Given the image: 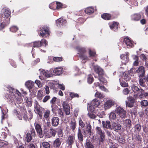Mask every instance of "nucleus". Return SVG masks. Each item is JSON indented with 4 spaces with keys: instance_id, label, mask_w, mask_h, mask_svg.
I'll use <instances>...</instances> for the list:
<instances>
[{
    "instance_id": "f257e3e1",
    "label": "nucleus",
    "mask_w": 148,
    "mask_h": 148,
    "mask_svg": "<svg viewBox=\"0 0 148 148\" xmlns=\"http://www.w3.org/2000/svg\"><path fill=\"white\" fill-rule=\"evenodd\" d=\"M5 98L9 102L16 103L18 104L21 103L23 101L21 97H16L15 95L11 96L10 94L7 93L5 94Z\"/></svg>"
},
{
    "instance_id": "f03ea898",
    "label": "nucleus",
    "mask_w": 148,
    "mask_h": 148,
    "mask_svg": "<svg viewBox=\"0 0 148 148\" xmlns=\"http://www.w3.org/2000/svg\"><path fill=\"white\" fill-rule=\"evenodd\" d=\"M76 49L77 51V53L79 55L80 59L82 61L88 60V58L85 54L86 52L85 48L78 46L76 47Z\"/></svg>"
},
{
    "instance_id": "7ed1b4c3",
    "label": "nucleus",
    "mask_w": 148,
    "mask_h": 148,
    "mask_svg": "<svg viewBox=\"0 0 148 148\" xmlns=\"http://www.w3.org/2000/svg\"><path fill=\"white\" fill-rule=\"evenodd\" d=\"M115 112L117 115L118 118L120 119L125 118L126 116V110L121 106L117 107L115 110Z\"/></svg>"
},
{
    "instance_id": "20e7f679",
    "label": "nucleus",
    "mask_w": 148,
    "mask_h": 148,
    "mask_svg": "<svg viewBox=\"0 0 148 148\" xmlns=\"http://www.w3.org/2000/svg\"><path fill=\"white\" fill-rule=\"evenodd\" d=\"M100 104V102L99 101L96 99H95L92 101L90 105H89L88 106V110L91 112H95V108L97 107Z\"/></svg>"
},
{
    "instance_id": "39448f33",
    "label": "nucleus",
    "mask_w": 148,
    "mask_h": 148,
    "mask_svg": "<svg viewBox=\"0 0 148 148\" xmlns=\"http://www.w3.org/2000/svg\"><path fill=\"white\" fill-rule=\"evenodd\" d=\"M35 104L34 110L38 114L40 117L42 118V113L44 111V109L43 108L40 107L37 101L36 102Z\"/></svg>"
},
{
    "instance_id": "423d86ee",
    "label": "nucleus",
    "mask_w": 148,
    "mask_h": 148,
    "mask_svg": "<svg viewBox=\"0 0 148 148\" xmlns=\"http://www.w3.org/2000/svg\"><path fill=\"white\" fill-rule=\"evenodd\" d=\"M40 35L42 37H46L49 34V29L48 27H43L42 28H40Z\"/></svg>"
},
{
    "instance_id": "0eeeda50",
    "label": "nucleus",
    "mask_w": 148,
    "mask_h": 148,
    "mask_svg": "<svg viewBox=\"0 0 148 148\" xmlns=\"http://www.w3.org/2000/svg\"><path fill=\"white\" fill-rule=\"evenodd\" d=\"M50 71L52 74L53 72L54 74L56 75H59L63 72V68L61 67H57L54 69H51Z\"/></svg>"
},
{
    "instance_id": "6e6552de",
    "label": "nucleus",
    "mask_w": 148,
    "mask_h": 148,
    "mask_svg": "<svg viewBox=\"0 0 148 148\" xmlns=\"http://www.w3.org/2000/svg\"><path fill=\"white\" fill-rule=\"evenodd\" d=\"M8 91L10 93V94L11 96H13V95H15L16 97H20L21 95V93L18 90H15L14 89L10 87L9 88Z\"/></svg>"
},
{
    "instance_id": "1a4fd4ad",
    "label": "nucleus",
    "mask_w": 148,
    "mask_h": 148,
    "mask_svg": "<svg viewBox=\"0 0 148 148\" xmlns=\"http://www.w3.org/2000/svg\"><path fill=\"white\" fill-rule=\"evenodd\" d=\"M34 125L36 130L40 138H43L44 135L40 125L37 123H35Z\"/></svg>"
},
{
    "instance_id": "9d476101",
    "label": "nucleus",
    "mask_w": 148,
    "mask_h": 148,
    "mask_svg": "<svg viewBox=\"0 0 148 148\" xmlns=\"http://www.w3.org/2000/svg\"><path fill=\"white\" fill-rule=\"evenodd\" d=\"M62 105L66 114L67 115H69L70 114V107L68 103L66 101H64Z\"/></svg>"
},
{
    "instance_id": "9b49d317",
    "label": "nucleus",
    "mask_w": 148,
    "mask_h": 148,
    "mask_svg": "<svg viewBox=\"0 0 148 148\" xmlns=\"http://www.w3.org/2000/svg\"><path fill=\"white\" fill-rule=\"evenodd\" d=\"M33 117V114L30 109H29L26 114L25 113L23 116V119L25 121L31 119Z\"/></svg>"
},
{
    "instance_id": "f8f14e48",
    "label": "nucleus",
    "mask_w": 148,
    "mask_h": 148,
    "mask_svg": "<svg viewBox=\"0 0 148 148\" xmlns=\"http://www.w3.org/2000/svg\"><path fill=\"white\" fill-rule=\"evenodd\" d=\"M127 99L128 101H125L126 106L130 108L132 107L135 102L134 99L131 97H127Z\"/></svg>"
},
{
    "instance_id": "ddd939ff",
    "label": "nucleus",
    "mask_w": 148,
    "mask_h": 148,
    "mask_svg": "<svg viewBox=\"0 0 148 148\" xmlns=\"http://www.w3.org/2000/svg\"><path fill=\"white\" fill-rule=\"evenodd\" d=\"M129 53L128 52H126L125 54H122L120 56L121 58L123 61L122 62L125 64H126L129 60Z\"/></svg>"
},
{
    "instance_id": "4468645a",
    "label": "nucleus",
    "mask_w": 148,
    "mask_h": 148,
    "mask_svg": "<svg viewBox=\"0 0 148 148\" xmlns=\"http://www.w3.org/2000/svg\"><path fill=\"white\" fill-rule=\"evenodd\" d=\"M124 42L128 48H132L134 46V42L128 37L124 38Z\"/></svg>"
},
{
    "instance_id": "2eb2a0df",
    "label": "nucleus",
    "mask_w": 148,
    "mask_h": 148,
    "mask_svg": "<svg viewBox=\"0 0 148 148\" xmlns=\"http://www.w3.org/2000/svg\"><path fill=\"white\" fill-rule=\"evenodd\" d=\"M34 82L31 80H28L25 83V86L28 88L30 92H31L34 88Z\"/></svg>"
},
{
    "instance_id": "dca6fc26",
    "label": "nucleus",
    "mask_w": 148,
    "mask_h": 148,
    "mask_svg": "<svg viewBox=\"0 0 148 148\" xmlns=\"http://www.w3.org/2000/svg\"><path fill=\"white\" fill-rule=\"evenodd\" d=\"M2 16L4 18H8L10 16L11 12L8 8H5L2 10Z\"/></svg>"
},
{
    "instance_id": "f3484780",
    "label": "nucleus",
    "mask_w": 148,
    "mask_h": 148,
    "mask_svg": "<svg viewBox=\"0 0 148 148\" xmlns=\"http://www.w3.org/2000/svg\"><path fill=\"white\" fill-rule=\"evenodd\" d=\"M39 71L41 75L47 77H50L52 76V74L51 73H49L48 71H46L43 69H39Z\"/></svg>"
},
{
    "instance_id": "a211bd4d",
    "label": "nucleus",
    "mask_w": 148,
    "mask_h": 148,
    "mask_svg": "<svg viewBox=\"0 0 148 148\" xmlns=\"http://www.w3.org/2000/svg\"><path fill=\"white\" fill-rule=\"evenodd\" d=\"M114 104L113 101L111 99L108 100L104 104V107L106 109L110 108Z\"/></svg>"
},
{
    "instance_id": "6ab92c4d",
    "label": "nucleus",
    "mask_w": 148,
    "mask_h": 148,
    "mask_svg": "<svg viewBox=\"0 0 148 148\" xmlns=\"http://www.w3.org/2000/svg\"><path fill=\"white\" fill-rule=\"evenodd\" d=\"M94 71L99 75L103 74L104 73L103 70L98 65H92Z\"/></svg>"
},
{
    "instance_id": "aec40b11",
    "label": "nucleus",
    "mask_w": 148,
    "mask_h": 148,
    "mask_svg": "<svg viewBox=\"0 0 148 148\" xmlns=\"http://www.w3.org/2000/svg\"><path fill=\"white\" fill-rule=\"evenodd\" d=\"M75 141V137L73 136H70L66 140V144L71 147Z\"/></svg>"
},
{
    "instance_id": "412c9836",
    "label": "nucleus",
    "mask_w": 148,
    "mask_h": 148,
    "mask_svg": "<svg viewBox=\"0 0 148 148\" xmlns=\"http://www.w3.org/2000/svg\"><path fill=\"white\" fill-rule=\"evenodd\" d=\"M56 133V131L53 129H50L49 132L46 133L45 136L47 138H50L51 136H54Z\"/></svg>"
},
{
    "instance_id": "4be33fe9",
    "label": "nucleus",
    "mask_w": 148,
    "mask_h": 148,
    "mask_svg": "<svg viewBox=\"0 0 148 148\" xmlns=\"http://www.w3.org/2000/svg\"><path fill=\"white\" fill-rule=\"evenodd\" d=\"M136 71L138 73L140 77H144L145 75V71L144 68L143 66L139 67Z\"/></svg>"
},
{
    "instance_id": "5701e85b",
    "label": "nucleus",
    "mask_w": 148,
    "mask_h": 148,
    "mask_svg": "<svg viewBox=\"0 0 148 148\" xmlns=\"http://www.w3.org/2000/svg\"><path fill=\"white\" fill-rule=\"evenodd\" d=\"M138 94V98L140 99L146 98L148 96V93L145 92L144 90L142 89H140L139 93Z\"/></svg>"
},
{
    "instance_id": "b1692460",
    "label": "nucleus",
    "mask_w": 148,
    "mask_h": 148,
    "mask_svg": "<svg viewBox=\"0 0 148 148\" xmlns=\"http://www.w3.org/2000/svg\"><path fill=\"white\" fill-rule=\"evenodd\" d=\"M59 118L57 117H53L51 119L52 125L54 127H56L59 123Z\"/></svg>"
},
{
    "instance_id": "393cba45",
    "label": "nucleus",
    "mask_w": 148,
    "mask_h": 148,
    "mask_svg": "<svg viewBox=\"0 0 148 148\" xmlns=\"http://www.w3.org/2000/svg\"><path fill=\"white\" fill-rule=\"evenodd\" d=\"M121 128V125L119 123H117L115 122L112 123L111 127V130H119Z\"/></svg>"
},
{
    "instance_id": "a878e982",
    "label": "nucleus",
    "mask_w": 148,
    "mask_h": 148,
    "mask_svg": "<svg viewBox=\"0 0 148 148\" xmlns=\"http://www.w3.org/2000/svg\"><path fill=\"white\" fill-rule=\"evenodd\" d=\"M61 141L59 138H57L53 142V146L54 148H59Z\"/></svg>"
},
{
    "instance_id": "bb28decb",
    "label": "nucleus",
    "mask_w": 148,
    "mask_h": 148,
    "mask_svg": "<svg viewBox=\"0 0 148 148\" xmlns=\"http://www.w3.org/2000/svg\"><path fill=\"white\" fill-rule=\"evenodd\" d=\"M56 25L58 27H61L66 23V21L63 18H60L56 21Z\"/></svg>"
},
{
    "instance_id": "cd10ccee",
    "label": "nucleus",
    "mask_w": 148,
    "mask_h": 148,
    "mask_svg": "<svg viewBox=\"0 0 148 148\" xmlns=\"http://www.w3.org/2000/svg\"><path fill=\"white\" fill-rule=\"evenodd\" d=\"M102 124L104 128H106V129H111V126L110 121H102Z\"/></svg>"
},
{
    "instance_id": "c85d7f7f",
    "label": "nucleus",
    "mask_w": 148,
    "mask_h": 148,
    "mask_svg": "<svg viewBox=\"0 0 148 148\" xmlns=\"http://www.w3.org/2000/svg\"><path fill=\"white\" fill-rule=\"evenodd\" d=\"M110 28L112 30L116 31L118 27V25L117 23L113 22L112 23H109Z\"/></svg>"
},
{
    "instance_id": "c756f323",
    "label": "nucleus",
    "mask_w": 148,
    "mask_h": 148,
    "mask_svg": "<svg viewBox=\"0 0 148 148\" xmlns=\"http://www.w3.org/2000/svg\"><path fill=\"white\" fill-rule=\"evenodd\" d=\"M141 18V15L138 14H134L131 16V20L134 21H138Z\"/></svg>"
},
{
    "instance_id": "7c9ffc66",
    "label": "nucleus",
    "mask_w": 148,
    "mask_h": 148,
    "mask_svg": "<svg viewBox=\"0 0 148 148\" xmlns=\"http://www.w3.org/2000/svg\"><path fill=\"white\" fill-rule=\"evenodd\" d=\"M50 114V111L48 110L45 111L44 113L43 118L46 120L48 121L49 119Z\"/></svg>"
},
{
    "instance_id": "2f4dec72",
    "label": "nucleus",
    "mask_w": 148,
    "mask_h": 148,
    "mask_svg": "<svg viewBox=\"0 0 148 148\" xmlns=\"http://www.w3.org/2000/svg\"><path fill=\"white\" fill-rule=\"evenodd\" d=\"M8 112V110L7 108H5L2 110V115L1 116V123H2V121L5 118L7 117L8 115L7 113Z\"/></svg>"
},
{
    "instance_id": "473e14b6",
    "label": "nucleus",
    "mask_w": 148,
    "mask_h": 148,
    "mask_svg": "<svg viewBox=\"0 0 148 148\" xmlns=\"http://www.w3.org/2000/svg\"><path fill=\"white\" fill-rule=\"evenodd\" d=\"M132 89L134 93L136 95L139 93L140 89L138 87L134 85H133L131 86Z\"/></svg>"
},
{
    "instance_id": "72a5a7b5",
    "label": "nucleus",
    "mask_w": 148,
    "mask_h": 148,
    "mask_svg": "<svg viewBox=\"0 0 148 148\" xmlns=\"http://www.w3.org/2000/svg\"><path fill=\"white\" fill-rule=\"evenodd\" d=\"M123 78L126 81H128L130 79L131 76L132 75V73L129 74L127 72H125L123 74Z\"/></svg>"
},
{
    "instance_id": "f704fd0d",
    "label": "nucleus",
    "mask_w": 148,
    "mask_h": 148,
    "mask_svg": "<svg viewBox=\"0 0 148 148\" xmlns=\"http://www.w3.org/2000/svg\"><path fill=\"white\" fill-rule=\"evenodd\" d=\"M115 112H112L109 114V118L111 120H115L117 118H119L117 117V115H116Z\"/></svg>"
},
{
    "instance_id": "c9c22d12",
    "label": "nucleus",
    "mask_w": 148,
    "mask_h": 148,
    "mask_svg": "<svg viewBox=\"0 0 148 148\" xmlns=\"http://www.w3.org/2000/svg\"><path fill=\"white\" fill-rule=\"evenodd\" d=\"M44 95L43 92L41 90H39L37 92V97L38 100L40 101L42 100Z\"/></svg>"
},
{
    "instance_id": "e433bc0d",
    "label": "nucleus",
    "mask_w": 148,
    "mask_h": 148,
    "mask_svg": "<svg viewBox=\"0 0 148 148\" xmlns=\"http://www.w3.org/2000/svg\"><path fill=\"white\" fill-rule=\"evenodd\" d=\"M13 140L14 142V145L16 148H19V146L22 145L21 142L18 141L16 138L15 137L13 138Z\"/></svg>"
},
{
    "instance_id": "4c0bfd02",
    "label": "nucleus",
    "mask_w": 148,
    "mask_h": 148,
    "mask_svg": "<svg viewBox=\"0 0 148 148\" xmlns=\"http://www.w3.org/2000/svg\"><path fill=\"white\" fill-rule=\"evenodd\" d=\"M123 124L126 127H130L131 125V121L129 119H127L123 121Z\"/></svg>"
},
{
    "instance_id": "58836bf2",
    "label": "nucleus",
    "mask_w": 148,
    "mask_h": 148,
    "mask_svg": "<svg viewBox=\"0 0 148 148\" xmlns=\"http://www.w3.org/2000/svg\"><path fill=\"white\" fill-rule=\"evenodd\" d=\"M30 45L33 47H38L41 46L40 41H36L30 44Z\"/></svg>"
},
{
    "instance_id": "ea45409f",
    "label": "nucleus",
    "mask_w": 148,
    "mask_h": 148,
    "mask_svg": "<svg viewBox=\"0 0 148 148\" xmlns=\"http://www.w3.org/2000/svg\"><path fill=\"white\" fill-rule=\"evenodd\" d=\"M94 11V10L92 7H88L86 8L85 10V12L88 14L93 13Z\"/></svg>"
},
{
    "instance_id": "a19ab883",
    "label": "nucleus",
    "mask_w": 148,
    "mask_h": 148,
    "mask_svg": "<svg viewBox=\"0 0 148 148\" xmlns=\"http://www.w3.org/2000/svg\"><path fill=\"white\" fill-rule=\"evenodd\" d=\"M71 128L72 130L74 131L76 127V122L74 120H72L70 123Z\"/></svg>"
},
{
    "instance_id": "79ce46f5",
    "label": "nucleus",
    "mask_w": 148,
    "mask_h": 148,
    "mask_svg": "<svg viewBox=\"0 0 148 148\" xmlns=\"http://www.w3.org/2000/svg\"><path fill=\"white\" fill-rule=\"evenodd\" d=\"M78 138L79 140L82 142L83 140V135L82 134L81 129L79 128L77 133Z\"/></svg>"
},
{
    "instance_id": "37998d69",
    "label": "nucleus",
    "mask_w": 148,
    "mask_h": 148,
    "mask_svg": "<svg viewBox=\"0 0 148 148\" xmlns=\"http://www.w3.org/2000/svg\"><path fill=\"white\" fill-rule=\"evenodd\" d=\"M141 107L142 108H145L148 106V101L147 100H144L140 102Z\"/></svg>"
},
{
    "instance_id": "c03bdc74",
    "label": "nucleus",
    "mask_w": 148,
    "mask_h": 148,
    "mask_svg": "<svg viewBox=\"0 0 148 148\" xmlns=\"http://www.w3.org/2000/svg\"><path fill=\"white\" fill-rule=\"evenodd\" d=\"M3 129H0V138H5L7 136V134L4 131Z\"/></svg>"
},
{
    "instance_id": "a18cd8bd",
    "label": "nucleus",
    "mask_w": 148,
    "mask_h": 148,
    "mask_svg": "<svg viewBox=\"0 0 148 148\" xmlns=\"http://www.w3.org/2000/svg\"><path fill=\"white\" fill-rule=\"evenodd\" d=\"M85 148H94V146L92 143L89 141H87L85 144Z\"/></svg>"
},
{
    "instance_id": "49530a36",
    "label": "nucleus",
    "mask_w": 148,
    "mask_h": 148,
    "mask_svg": "<svg viewBox=\"0 0 148 148\" xmlns=\"http://www.w3.org/2000/svg\"><path fill=\"white\" fill-rule=\"evenodd\" d=\"M101 17L104 19L106 20H109L110 19L111 16L110 14H107L105 13L102 15Z\"/></svg>"
},
{
    "instance_id": "de8ad7c7",
    "label": "nucleus",
    "mask_w": 148,
    "mask_h": 148,
    "mask_svg": "<svg viewBox=\"0 0 148 148\" xmlns=\"http://www.w3.org/2000/svg\"><path fill=\"white\" fill-rule=\"evenodd\" d=\"M32 138V137L30 133H28L26 134L25 139L27 142H30Z\"/></svg>"
},
{
    "instance_id": "09e8293b",
    "label": "nucleus",
    "mask_w": 148,
    "mask_h": 148,
    "mask_svg": "<svg viewBox=\"0 0 148 148\" xmlns=\"http://www.w3.org/2000/svg\"><path fill=\"white\" fill-rule=\"evenodd\" d=\"M91 126L90 124H88L86 126V131L87 132L88 135L90 136L91 134Z\"/></svg>"
},
{
    "instance_id": "8fccbe9b",
    "label": "nucleus",
    "mask_w": 148,
    "mask_h": 148,
    "mask_svg": "<svg viewBox=\"0 0 148 148\" xmlns=\"http://www.w3.org/2000/svg\"><path fill=\"white\" fill-rule=\"evenodd\" d=\"M14 114L16 115L19 119L21 120L22 119V116L20 114V112L17 110L14 109Z\"/></svg>"
},
{
    "instance_id": "3c124183",
    "label": "nucleus",
    "mask_w": 148,
    "mask_h": 148,
    "mask_svg": "<svg viewBox=\"0 0 148 148\" xmlns=\"http://www.w3.org/2000/svg\"><path fill=\"white\" fill-rule=\"evenodd\" d=\"M42 145L44 148H50L51 145L47 142H43L42 143Z\"/></svg>"
},
{
    "instance_id": "603ef678",
    "label": "nucleus",
    "mask_w": 148,
    "mask_h": 148,
    "mask_svg": "<svg viewBox=\"0 0 148 148\" xmlns=\"http://www.w3.org/2000/svg\"><path fill=\"white\" fill-rule=\"evenodd\" d=\"M100 135L99 141L100 143H103L105 140V133L101 134Z\"/></svg>"
},
{
    "instance_id": "864d4df0",
    "label": "nucleus",
    "mask_w": 148,
    "mask_h": 148,
    "mask_svg": "<svg viewBox=\"0 0 148 148\" xmlns=\"http://www.w3.org/2000/svg\"><path fill=\"white\" fill-rule=\"evenodd\" d=\"M8 143L5 140H0V147H3L8 145Z\"/></svg>"
},
{
    "instance_id": "5fc2aeb1",
    "label": "nucleus",
    "mask_w": 148,
    "mask_h": 148,
    "mask_svg": "<svg viewBox=\"0 0 148 148\" xmlns=\"http://www.w3.org/2000/svg\"><path fill=\"white\" fill-rule=\"evenodd\" d=\"M93 78L91 75L90 74L88 75L87 79V82L88 83L91 84L93 81Z\"/></svg>"
},
{
    "instance_id": "6e6d98bb",
    "label": "nucleus",
    "mask_w": 148,
    "mask_h": 148,
    "mask_svg": "<svg viewBox=\"0 0 148 148\" xmlns=\"http://www.w3.org/2000/svg\"><path fill=\"white\" fill-rule=\"evenodd\" d=\"M134 128L135 131L139 132H140V130L141 126L140 124H137L134 126Z\"/></svg>"
},
{
    "instance_id": "4d7b16f0",
    "label": "nucleus",
    "mask_w": 148,
    "mask_h": 148,
    "mask_svg": "<svg viewBox=\"0 0 148 148\" xmlns=\"http://www.w3.org/2000/svg\"><path fill=\"white\" fill-rule=\"evenodd\" d=\"M95 96L96 97L100 99L103 98L104 97V96L103 94L98 92H96L95 95Z\"/></svg>"
},
{
    "instance_id": "13d9d810",
    "label": "nucleus",
    "mask_w": 148,
    "mask_h": 148,
    "mask_svg": "<svg viewBox=\"0 0 148 148\" xmlns=\"http://www.w3.org/2000/svg\"><path fill=\"white\" fill-rule=\"evenodd\" d=\"M96 129L97 131V133L99 135L102 134L103 133H105L103 131H102L101 128L99 127H96Z\"/></svg>"
},
{
    "instance_id": "bf43d9fd",
    "label": "nucleus",
    "mask_w": 148,
    "mask_h": 148,
    "mask_svg": "<svg viewBox=\"0 0 148 148\" xmlns=\"http://www.w3.org/2000/svg\"><path fill=\"white\" fill-rule=\"evenodd\" d=\"M18 29V27L15 26H12L10 28V31L13 32H16Z\"/></svg>"
},
{
    "instance_id": "052dcab7",
    "label": "nucleus",
    "mask_w": 148,
    "mask_h": 148,
    "mask_svg": "<svg viewBox=\"0 0 148 148\" xmlns=\"http://www.w3.org/2000/svg\"><path fill=\"white\" fill-rule=\"evenodd\" d=\"M120 80V82L121 85L123 87H126L128 86V84L127 83L125 82H121V79Z\"/></svg>"
},
{
    "instance_id": "680f3d73",
    "label": "nucleus",
    "mask_w": 148,
    "mask_h": 148,
    "mask_svg": "<svg viewBox=\"0 0 148 148\" xmlns=\"http://www.w3.org/2000/svg\"><path fill=\"white\" fill-rule=\"evenodd\" d=\"M139 83L140 85L142 86L145 87V83L144 80L142 79H140L139 80Z\"/></svg>"
},
{
    "instance_id": "e2e57ef3",
    "label": "nucleus",
    "mask_w": 148,
    "mask_h": 148,
    "mask_svg": "<svg viewBox=\"0 0 148 148\" xmlns=\"http://www.w3.org/2000/svg\"><path fill=\"white\" fill-rule=\"evenodd\" d=\"M53 61L55 62H60L62 60V58L61 57H54L53 58Z\"/></svg>"
},
{
    "instance_id": "0e129e2a",
    "label": "nucleus",
    "mask_w": 148,
    "mask_h": 148,
    "mask_svg": "<svg viewBox=\"0 0 148 148\" xmlns=\"http://www.w3.org/2000/svg\"><path fill=\"white\" fill-rule=\"evenodd\" d=\"M57 98L55 97H53L50 101V103L51 104V107L52 108L53 105L54 104L56 101Z\"/></svg>"
},
{
    "instance_id": "69168bd1",
    "label": "nucleus",
    "mask_w": 148,
    "mask_h": 148,
    "mask_svg": "<svg viewBox=\"0 0 148 148\" xmlns=\"http://www.w3.org/2000/svg\"><path fill=\"white\" fill-rule=\"evenodd\" d=\"M79 125H80L83 128L84 127L85 124L83 122L81 118H80L79 119Z\"/></svg>"
},
{
    "instance_id": "338daca9",
    "label": "nucleus",
    "mask_w": 148,
    "mask_h": 148,
    "mask_svg": "<svg viewBox=\"0 0 148 148\" xmlns=\"http://www.w3.org/2000/svg\"><path fill=\"white\" fill-rule=\"evenodd\" d=\"M40 43L41 46L43 45L46 46L47 45V42L44 39H42L40 41Z\"/></svg>"
},
{
    "instance_id": "774afa93",
    "label": "nucleus",
    "mask_w": 148,
    "mask_h": 148,
    "mask_svg": "<svg viewBox=\"0 0 148 148\" xmlns=\"http://www.w3.org/2000/svg\"><path fill=\"white\" fill-rule=\"evenodd\" d=\"M70 97L72 98H73L74 97H79V95L78 94L73 92L70 93Z\"/></svg>"
}]
</instances>
